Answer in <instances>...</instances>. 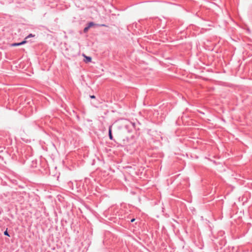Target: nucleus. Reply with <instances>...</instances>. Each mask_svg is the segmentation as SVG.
Here are the masks:
<instances>
[{
	"instance_id": "f257e3e1",
	"label": "nucleus",
	"mask_w": 252,
	"mask_h": 252,
	"mask_svg": "<svg viewBox=\"0 0 252 252\" xmlns=\"http://www.w3.org/2000/svg\"><path fill=\"white\" fill-rule=\"evenodd\" d=\"M27 40H24L23 41H22L21 42L13 43L11 44V46H12V47L24 45V44L27 43Z\"/></svg>"
},
{
	"instance_id": "f03ea898",
	"label": "nucleus",
	"mask_w": 252,
	"mask_h": 252,
	"mask_svg": "<svg viewBox=\"0 0 252 252\" xmlns=\"http://www.w3.org/2000/svg\"><path fill=\"white\" fill-rule=\"evenodd\" d=\"M112 126H110L109 127L108 135L109 139L111 140H113V137L112 133Z\"/></svg>"
},
{
	"instance_id": "7ed1b4c3",
	"label": "nucleus",
	"mask_w": 252,
	"mask_h": 252,
	"mask_svg": "<svg viewBox=\"0 0 252 252\" xmlns=\"http://www.w3.org/2000/svg\"><path fill=\"white\" fill-rule=\"evenodd\" d=\"M84 57H85L84 61L86 63H89V62H91L92 61V58L91 57L86 56H85V55H84Z\"/></svg>"
},
{
	"instance_id": "20e7f679",
	"label": "nucleus",
	"mask_w": 252,
	"mask_h": 252,
	"mask_svg": "<svg viewBox=\"0 0 252 252\" xmlns=\"http://www.w3.org/2000/svg\"><path fill=\"white\" fill-rule=\"evenodd\" d=\"M96 24H94V22H90L88 23V27L90 28L91 27H92V26H94V25H95L96 26Z\"/></svg>"
},
{
	"instance_id": "39448f33",
	"label": "nucleus",
	"mask_w": 252,
	"mask_h": 252,
	"mask_svg": "<svg viewBox=\"0 0 252 252\" xmlns=\"http://www.w3.org/2000/svg\"><path fill=\"white\" fill-rule=\"evenodd\" d=\"M34 36H35V35L32 34V33H30L25 38V39L24 40H26V39H27L28 38L31 37H34Z\"/></svg>"
},
{
	"instance_id": "423d86ee",
	"label": "nucleus",
	"mask_w": 252,
	"mask_h": 252,
	"mask_svg": "<svg viewBox=\"0 0 252 252\" xmlns=\"http://www.w3.org/2000/svg\"><path fill=\"white\" fill-rule=\"evenodd\" d=\"M96 26H98V27H107V26L105 24H97V25H96Z\"/></svg>"
},
{
	"instance_id": "0eeeda50",
	"label": "nucleus",
	"mask_w": 252,
	"mask_h": 252,
	"mask_svg": "<svg viewBox=\"0 0 252 252\" xmlns=\"http://www.w3.org/2000/svg\"><path fill=\"white\" fill-rule=\"evenodd\" d=\"M89 29H90V28H89L88 26L86 27L84 29V32H87L88 31V30H89Z\"/></svg>"
},
{
	"instance_id": "6e6552de",
	"label": "nucleus",
	"mask_w": 252,
	"mask_h": 252,
	"mask_svg": "<svg viewBox=\"0 0 252 252\" xmlns=\"http://www.w3.org/2000/svg\"><path fill=\"white\" fill-rule=\"evenodd\" d=\"M4 235H5V236H10L9 234H8V232H7V230H5L4 232Z\"/></svg>"
},
{
	"instance_id": "1a4fd4ad",
	"label": "nucleus",
	"mask_w": 252,
	"mask_h": 252,
	"mask_svg": "<svg viewBox=\"0 0 252 252\" xmlns=\"http://www.w3.org/2000/svg\"><path fill=\"white\" fill-rule=\"evenodd\" d=\"M90 97L91 98H92V99H94V98H95V96L94 95H90Z\"/></svg>"
},
{
	"instance_id": "9d476101",
	"label": "nucleus",
	"mask_w": 252,
	"mask_h": 252,
	"mask_svg": "<svg viewBox=\"0 0 252 252\" xmlns=\"http://www.w3.org/2000/svg\"><path fill=\"white\" fill-rule=\"evenodd\" d=\"M134 220H135V219H132L131 220H130V222H134Z\"/></svg>"
},
{
	"instance_id": "9b49d317",
	"label": "nucleus",
	"mask_w": 252,
	"mask_h": 252,
	"mask_svg": "<svg viewBox=\"0 0 252 252\" xmlns=\"http://www.w3.org/2000/svg\"><path fill=\"white\" fill-rule=\"evenodd\" d=\"M199 112L202 114H204V112H201V111H199Z\"/></svg>"
}]
</instances>
